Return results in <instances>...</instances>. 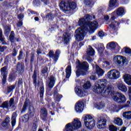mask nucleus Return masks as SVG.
<instances>
[{
  "instance_id": "nucleus-1",
  "label": "nucleus",
  "mask_w": 131,
  "mask_h": 131,
  "mask_svg": "<svg viewBox=\"0 0 131 131\" xmlns=\"http://www.w3.org/2000/svg\"><path fill=\"white\" fill-rule=\"evenodd\" d=\"M98 83L96 84L93 88V92L96 94H101L103 97H108V95H111L113 92V86L112 85H107L108 81L105 79H99L98 80Z\"/></svg>"
},
{
  "instance_id": "nucleus-2",
  "label": "nucleus",
  "mask_w": 131,
  "mask_h": 131,
  "mask_svg": "<svg viewBox=\"0 0 131 131\" xmlns=\"http://www.w3.org/2000/svg\"><path fill=\"white\" fill-rule=\"evenodd\" d=\"M78 25L81 27L75 31V37L76 40L80 41L84 38V34L89 32V28H88L86 20L84 18H81L79 20Z\"/></svg>"
},
{
  "instance_id": "nucleus-3",
  "label": "nucleus",
  "mask_w": 131,
  "mask_h": 131,
  "mask_svg": "<svg viewBox=\"0 0 131 131\" xmlns=\"http://www.w3.org/2000/svg\"><path fill=\"white\" fill-rule=\"evenodd\" d=\"M59 7L64 13L69 14L71 11L76 9L77 5L75 2H72L68 3L67 0H62L59 5Z\"/></svg>"
},
{
  "instance_id": "nucleus-4",
  "label": "nucleus",
  "mask_w": 131,
  "mask_h": 131,
  "mask_svg": "<svg viewBox=\"0 0 131 131\" xmlns=\"http://www.w3.org/2000/svg\"><path fill=\"white\" fill-rule=\"evenodd\" d=\"M88 67L89 63L88 62L85 61L79 62L77 66L78 69L76 73L77 77H79L80 75L84 76L86 74V71L88 70Z\"/></svg>"
},
{
  "instance_id": "nucleus-5",
  "label": "nucleus",
  "mask_w": 131,
  "mask_h": 131,
  "mask_svg": "<svg viewBox=\"0 0 131 131\" xmlns=\"http://www.w3.org/2000/svg\"><path fill=\"white\" fill-rule=\"evenodd\" d=\"M81 127V122L78 119H74L72 123L67 124L65 127L64 131H74Z\"/></svg>"
},
{
  "instance_id": "nucleus-6",
  "label": "nucleus",
  "mask_w": 131,
  "mask_h": 131,
  "mask_svg": "<svg viewBox=\"0 0 131 131\" xmlns=\"http://www.w3.org/2000/svg\"><path fill=\"white\" fill-rule=\"evenodd\" d=\"M84 122L88 128H93L96 125L95 120L90 115H87L84 117Z\"/></svg>"
},
{
  "instance_id": "nucleus-7",
  "label": "nucleus",
  "mask_w": 131,
  "mask_h": 131,
  "mask_svg": "<svg viewBox=\"0 0 131 131\" xmlns=\"http://www.w3.org/2000/svg\"><path fill=\"white\" fill-rule=\"evenodd\" d=\"M112 98L117 103H124L126 101L125 96L120 93H117L114 94Z\"/></svg>"
},
{
  "instance_id": "nucleus-8",
  "label": "nucleus",
  "mask_w": 131,
  "mask_h": 131,
  "mask_svg": "<svg viewBox=\"0 0 131 131\" xmlns=\"http://www.w3.org/2000/svg\"><path fill=\"white\" fill-rule=\"evenodd\" d=\"M61 55V51L57 50L54 53L53 50H50L48 53V56L50 59H52L54 62H57L59 60V57Z\"/></svg>"
},
{
  "instance_id": "nucleus-9",
  "label": "nucleus",
  "mask_w": 131,
  "mask_h": 131,
  "mask_svg": "<svg viewBox=\"0 0 131 131\" xmlns=\"http://www.w3.org/2000/svg\"><path fill=\"white\" fill-rule=\"evenodd\" d=\"M98 26H99V24L96 21L89 23V25H87L89 32L90 33H93L95 30L98 28Z\"/></svg>"
},
{
  "instance_id": "nucleus-10",
  "label": "nucleus",
  "mask_w": 131,
  "mask_h": 131,
  "mask_svg": "<svg viewBox=\"0 0 131 131\" xmlns=\"http://www.w3.org/2000/svg\"><path fill=\"white\" fill-rule=\"evenodd\" d=\"M83 108H84L83 102L79 101L76 103L75 109L78 113H81L83 111Z\"/></svg>"
},
{
  "instance_id": "nucleus-11",
  "label": "nucleus",
  "mask_w": 131,
  "mask_h": 131,
  "mask_svg": "<svg viewBox=\"0 0 131 131\" xmlns=\"http://www.w3.org/2000/svg\"><path fill=\"white\" fill-rule=\"evenodd\" d=\"M124 14V9L123 8H120L117 10V12H114L113 13V16L111 17V19L113 20H115L116 16H122Z\"/></svg>"
},
{
  "instance_id": "nucleus-12",
  "label": "nucleus",
  "mask_w": 131,
  "mask_h": 131,
  "mask_svg": "<svg viewBox=\"0 0 131 131\" xmlns=\"http://www.w3.org/2000/svg\"><path fill=\"white\" fill-rule=\"evenodd\" d=\"M87 60L89 62H92L93 61V59H91V57H90V56H95V50L93 48H92V46H89V48L87 50Z\"/></svg>"
},
{
  "instance_id": "nucleus-13",
  "label": "nucleus",
  "mask_w": 131,
  "mask_h": 131,
  "mask_svg": "<svg viewBox=\"0 0 131 131\" xmlns=\"http://www.w3.org/2000/svg\"><path fill=\"white\" fill-rule=\"evenodd\" d=\"M54 93L53 95L54 99L56 102H60L61 100V99L63 98V96L61 94H59L58 93V89H57L56 88H54Z\"/></svg>"
},
{
  "instance_id": "nucleus-14",
  "label": "nucleus",
  "mask_w": 131,
  "mask_h": 131,
  "mask_svg": "<svg viewBox=\"0 0 131 131\" xmlns=\"http://www.w3.org/2000/svg\"><path fill=\"white\" fill-rule=\"evenodd\" d=\"M55 82L56 78L53 76H51L48 81V88L49 89H53V88H54V85H55Z\"/></svg>"
},
{
  "instance_id": "nucleus-15",
  "label": "nucleus",
  "mask_w": 131,
  "mask_h": 131,
  "mask_svg": "<svg viewBox=\"0 0 131 131\" xmlns=\"http://www.w3.org/2000/svg\"><path fill=\"white\" fill-rule=\"evenodd\" d=\"M55 82L56 78L53 76H51L48 81V88L49 89H53V88H54V85H55Z\"/></svg>"
},
{
  "instance_id": "nucleus-16",
  "label": "nucleus",
  "mask_w": 131,
  "mask_h": 131,
  "mask_svg": "<svg viewBox=\"0 0 131 131\" xmlns=\"http://www.w3.org/2000/svg\"><path fill=\"white\" fill-rule=\"evenodd\" d=\"M63 41L66 45H68L70 42V39H71V37L70 34L68 33H64L63 36L62 37Z\"/></svg>"
},
{
  "instance_id": "nucleus-17",
  "label": "nucleus",
  "mask_w": 131,
  "mask_h": 131,
  "mask_svg": "<svg viewBox=\"0 0 131 131\" xmlns=\"http://www.w3.org/2000/svg\"><path fill=\"white\" fill-rule=\"evenodd\" d=\"M123 78L126 82L128 84V85H131V75L128 74H125L124 76H123Z\"/></svg>"
},
{
  "instance_id": "nucleus-18",
  "label": "nucleus",
  "mask_w": 131,
  "mask_h": 131,
  "mask_svg": "<svg viewBox=\"0 0 131 131\" xmlns=\"http://www.w3.org/2000/svg\"><path fill=\"white\" fill-rule=\"evenodd\" d=\"M117 87L118 88V90L121 91L122 92H126L127 91V88L126 86L122 82L118 83Z\"/></svg>"
},
{
  "instance_id": "nucleus-19",
  "label": "nucleus",
  "mask_w": 131,
  "mask_h": 131,
  "mask_svg": "<svg viewBox=\"0 0 131 131\" xmlns=\"http://www.w3.org/2000/svg\"><path fill=\"white\" fill-rule=\"evenodd\" d=\"M16 70L18 73H22L24 72V64L18 63L16 66Z\"/></svg>"
},
{
  "instance_id": "nucleus-20",
  "label": "nucleus",
  "mask_w": 131,
  "mask_h": 131,
  "mask_svg": "<svg viewBox=\"0 0 131 131\" xmlns=\"http://www.w3.org/2000/svg\"><path fill=\"white\" fill-rule=\"evenodd\" d=\"M30 103H29V100H26L24 103V105L23 106L21 113H25L27 110V108L29 107Z\"/></svg>"
},
{
  "instance_id": "nucleus-21",
  "label": "nucleus",
  "mask_w": 131,
  "mask_h": 131,
  "mask_svg": "<svg viewBox=\"0 0 131 131\" xmlns=\"http://www.w3.org/2000/svg\"><path fill=\"white\" fill-rule=\"evenodd\" d=\"M107 109L112 112H117L118 111V106L114 104H110L107 105Z\"/></svg>"
},
{
  "instance_id": "nucleus-22",
  "label": "nucleus",
  "mask_w": 131,
  "mask_h": 131,
  "mask_svg": "<svg viewBox=\"0 0 131 131\" xmlns=\"http://www.w3.org/2000/svg\"><path fill=\"white\" fill-rule=\"evenodd\" d=\"M123 117L126 120H130L131 119V111L125 112L123 113Z\"/></svg>"
},
{
  "instance_id": "nucleus-23",
  "label": "nucleus",
  "mask_w": 131,
  "mask_h": 131,
  "mask_svg": "<svg viewBox=\"0 0 131 131\" xmlns=\"http://www.w3.org/2000/svg\"><path fill=\"white\" fill-rule=\"evenodd\" d=\"M114 123L116 124V125H119L120 126L122 125L123 122H122V119H120V118H115L114 120Z\"/></svg>"
},
{
  "instance_id": "nucleus-24",
  "label": "nucleus",
  "mask_w": 131,
  "mask_h": 131,
  "mask_svg": "<svg viewBox=\"0 0 131 131\" xmlns=\"http://www.w3.org/2000/svg\"><path fill=\"white\" fill-rule=\"evenodd\" d=\"M120 77V73L116 70H113V80H116Z\"/></svg>"
},
{
  "instance_id": "nucleus-25",
  "label": "nucleus",
  "mask_w": 131,
  "mask_h": 131,
  "mask_svg": "<svg viewBox=\"0 0 131 131\" xmlns=\"http://www.w3.org/2000/svg\"><path fill=\"white\" fill-rule=\"evenodd\" d=\"M40 112H41V114H40L41 118H42V119H43V120L48 115V111H47V110L46 108H43L41 110Z\"/></svg>"
},
{
  "instance_id": "nucleus-26",
  "label": "nucleus",
  "mask_w": 131,
  "mask_h": 131,
  "mask_svg": "<svg viewBox=\"0 0 131 131\" xmlns=\"http://www.w3.org/2000/svg\"><path fill=\"white\" fill-rule=\"evenodd\" d=\"M96 72L98 76H102L104 74V71L98 66H96Z\"/></svg>"
},
{
  "instance_id": "nucleus-27",
  "label": "nucleus",
  "mask_w": 131,
  "mask_h": 131,
  "mask_svg": "<svg viewBox=\"0 0 131 131\" xmlns=\"http://www.w3.org/2000/svg\"><path fill=\"white\" fill-rule=\"evenodd\" d=\"M117 26H119V23L118 22H113L111 25H110V28H112L114 31L117 30Z\"/></svg>"
},
{
  "instance_id": "nucleus-28",
  "label": "nucleus",
  "mask_w": 131,
  "mask_h": 131,
  "mask_svg": "<svg viewBox=\"0 0 131 131\" xmlns=\"http://www.w3.org/2000/svg\"><path fill=\"white\" fill-rule=\"evenodd\" d=\"M107 47H109L111 49H114L116 48H118L119 50L120 49V47H118V44L117 43H115L114 42H111L107 45Z\"/></svg>"
},
{
  "instance_id": "nucleus-29",
  "label": "nucleus",
  "mask_w": 131,
  "mask_h": 131,
  "mask_svg": "<svg viewBox=\"0 0 131 131\" xmlns=\"http://www.w3.org/2000/svg\"><path fill=\"white\" fill-rule=\"evenodd\" d=\"M91 86L92 84H91V82L90 81H86L84 82L83 88L84 89V90H90Z\"/></svg>"
},
{
  "instance_id": "nucleus-30",
  "label": "nucleus",
  "mask_w": 131,
  "mask_h": 131,
  "mask_svg": "<svg viewBox=\"0 0 131 131\" xmlns=\"http://www.w3.org/2000/svg\"><path fill=\"white\" fill-rule=\"evenodd\" d=\"M10 125V118H6L5 120L2 123V126L3 127H7Z\"/></svg>"
},
{
  "instance_id": "nucleus-31",
  "label": "nucleus",
  "mask_w": 131,
  "mask_h": 131,
  "mask_svg": "<svg viewBox=\"0 0 131 131\" xmlns=\"http://www.w3.org/2000/svg\"><path fill=\"white\" fill-rule=\"evenodd\" d=\"M114 61L115 63H117L118 65L121 64V56H116L114 58Z\"/></svg>"
},
{
  "instance_id": "nucleus-32",
  "label": "nucleus",
  "mask_w": 131,
  "mask_h": 131,
  "mask_svg": "<svg viewBox=\"0 0 131 131\" xmlns=\"http://www.w3.org/2000/svg\"><path fill=\"white\" fill-rule=\"evenodd\" d=\"M66 78H69L70 77V75H71V67L70 66H68L66 69Z\"/></svg>"
},
{
  "instance_id": "nucleus-33",
  "label": "nucleus",
  "mask_w": 131,
  "mask_h": 131,
  "mask_svg": "<svg viewBox=\"0 0 131 131\" xmlns=\"http://www.w3.org/2000/svg\"><path fill=\"white\" fill-rule=\"evenodd\" d=\"M17 117V114L16 113H14L12 115L11 118V124L12 126H15V124H16V118Z\"/></svg>"
},
{
  "instance_id": "nucleus-34",
  "label": "nucleus",
  "mask_w": 131,
  "mask_h": 131,
  "mask_svg": "<svg viewBox=\"0 0 131 131\" xmlns=\"http://www.w3.org/2000/svg\"><path fill=\"white\" fill-rule=\"evenodd\" d=\"M34 108L33 106L30 107L29 109V116H30L31 118H32V117L34 116Z\"/></svg>"
},
{
  "instance_id": "nucleus-35",
  "label": "nucleus",
  "mask_w": 131,
  "mask_h": 131,
  "mask_svg": "<svg viewBox=\"0 0 131 131\" xmlns=\"http://www.w3.org/2000/svg\"><path fill=\"white\" fill-rule=\"evenodd\" d=\"M1 75L2 76H7L8 72H7V67H4L1 69Z\"/></svg>"
},
{
  "instance_id": "nucleus-36",
  "label": "nucleus",
  "mask_w": 131,
  "mask_h": 131,
  "mask_svg": "<svg viewBox=\"0 0 131 131\" xmlns=\"http://www.w3.org/2000/svg\"><path fill=\"white\" fill-rule=\"evenodd\" d=\"M116 4H117V0H110L108 6L110 8H114Z\"/></svg>"
},
{
  "instance_id": "nucleus-37",
  "label": "nucleus",
  "mask_w": 131,
  "mask_h": 131,
  "mask_svg": "<svg viewBox=\"0 0 131 131\" xmlns=\"http://www.w3.org/2000/svg\"><path fill=\"white\" fill-rule=\"evenodd\" d=\"M107 77L111 80H113V70H111L107 73Z\"/></svg>"
},
{
  "instance_id": "nucleus-38",
  "label": "nucleus",
  "mask_w": 131,
  "mask_h": 131,
  "mask_svg": "<svg viewBox=\"0 0 131 131\" xmlns=\"http://www.w3.org/2000/svg\"><path fill=\"white\" fill-rule=\"evenodd\" d=\"M8 105L9 109L10 108H14V107H15V101L14 100V98H12L10 99Z\"/></svg>"
},
{
  "instance_id": "nucleus-39",
  "label": "nucleus",
  "mask_w": 131,
  "mask_h": 131,
  "mask_svg": "<svg viewBox=\"0 0 131 131\" xmlns=\"http://www.w3.org/2000/svg\"><path fill=\"white\" fill-rule=\"evenodd\" d=\"M106 121H107V119H106V118H102L100 120H98L97 123L102 124L103 126H106Z\"/></svg>"
},
{
  "instance_id": "nucleus-40",
  "label": "nucleus",
  "mask_w": 131,
  "mask_h": 131,
  "mask_svg": "<svg viewBox=\"0 0 131 131\" xmlns=\"http://www.w3.org/2000/svg\"><path fill=\"white\" fill-rule=\"evenodd\" d=\"M94 106L97 109L100 110L102 109V108H104L105 107V104L102 103H100L99 104L95 103Z\"/></svg>"
},
{
  "instance_id": "nucleus-41",
  "label": "nucleus",
  "mask_w": 131,
  "mask_h": 131,
  "mask_svg": "<svg viewBox=\"0 0 131 131\" xmlns=\"http://www.w3.org/2000/svg\"><path fill=\"white\" fill-rule=\"evenodd\" d=\"M75 92L77 95L79 96H81V95H82V91H81V89H79V87L78 86L75 87Z\"/></svg>"
},
{
  "instance_id": "nucleus-42",
  "label": "nucleus",
  "mask_w": 131,
  "mask_h": 131,
  "mask_svg": "<svg viewBox=\"0 0 131 131\" xmlns=\"http://www.w3.org/2000/svg\"><path fill=\"white\" fill-rule=\"evenodd\" d=\"M31 119V118L28 114H26L23 116V120L24 122H27L28 120H30Z\"/></svg>"
},
{
  "instance_id": "nucleus-43",
  "label": "nucleus",
  "mask_w": 131,
  "mask_h": 131,
  "mask_svg": "<svg viewBox=\"0 0 131 131\" xmlns=\"http://www.w3.org/2000/svg\"><path fill=\"white\" fill-rule=\"evenodd\" d=\"M15 37V33L14 31H11L10 35L9 36V39L11 42H14V38Z\"/></svg>"
},
{
  "instance_id": "nucleus-44",
  "label": "nucleus",
  "mask_w": 131,
  "mask_h": 131,
  "mask_svg": "<svg viewBox=\"0 0 131 131\" xmlns=\"http://www.w3.org/2000/svg\"><path fill=\"white\" fill-rule=\"evenodd\" d=\"M85 5L89 6L90 7H93L94 5V2L93 0H85Z\"/></svg>"
},
{
  "instance_id": "nucleus-45",
  "label": "nucleus",
  "mask_w": 131,
  "mask_h": 131,
  "mask_svg": "<svg viewBox=\"0 0 131 131\" xmlns=\"http://www.w3.org/2000/svg\"><path fill=\"white\" fill-rule=\"evenodd\" d=\"M16 88V85H12L11 86H9L7 87V92L11 93L12 91H13Z\"/></svg>"
},
{
  "instance_id": "nucleus-46",
  "label": "nucleus",
  "mask_w": 131,
  "mask_h": 131,
  "mask_svg": "<svg viewBox=\"0 0 131 131\" xmlns=\"http://www.w3.org/2000/svg\"><path fill=\"white\" fill-rule=\"evenodd\" d=\"M0 40L2 42V45H6V41L4 38H3V31L2 30H0Z\"/></svg>"
},
{
  "instance_id": "nucleus-47",
  "label": "nucleus",
  "mask_w": 131,
  "mask_h": 131,
  "mask_svg": "<svg viewBox=\"0 0 131 131\" xmlns=\"http://www.w3.org/2000/svg\"><path fill=\"white\" fill-rule=\"evenodd\" d=\"M2 107L3 108H6V109H10V107L9 106V103L8 101L3 102L2 104Z\"/></svg>"
},
{
  "instance_id": "nucleus-48",
  "label": "nucleus",
  "mask_w": 131,
  "mask_h": 131,
  "mask_svg": "<svg viewBox=\"0 0 131 131\" xmlns=\"http://www.w3.org/2000/svg\"><path fill=\"white\" fill-rule=\"evenodd\" d=\"M45 93V88L43 86L40 87V98H43V93Z\"/></svg>"
},
{
  "instance_id": "nucleus-49",
  "label": "nucleus",
  "mask_w": 131,
  "mask_h": 131,
  "mask_svg": "<svg viewBox=\"0 0 131 131\" xmlns=\"http://www.w3.org/2000/svg\"><path fill=\"white\" fill-rule=\"evenodd\" d=\"M124 52L125 54H127V55H129V56L131 55V49L128 48H124Z\"/></svg>"
},
{
  "instance_id": "nucleus-50",
  "label": "nucleus",
  "mask_w": 131,
  "mask_h": 131,
  "mask_svg": "<svg viewBox=\"0 0 131 131\" xmlns=\"http://www.w3.org/2000/svg\"><path fill=\"white\" fill-rule=\"evenodd\" d=\"M37 128V121H35V123H33L31 131H36V129Z\"/></svg>"
},
{
  "instance_id": "nucleus-51",
  "label": "nucleus",
  "mask_w": 131,
  "mask_h": 131,
  "mask_svg": "<svg viewBox=\"0 0 131 131\" xmlns=\"http://www.w3.org/2000/svg\"><path fill=\"white\" fill-rule=\"evenodd\" d=\"M121 62H122L123 65L126 64L127 63V59L124 57L121 56Z\"/></svg>"
},
{
  "instance_id": "nucleus-52",
  "label": "nucleus",
  "mask_w": 131,
  "mask_h": 131,
  "mask_svg": "<svg viewBox=\"0 0 131 131\" xmlns=\"http://www.w3.org/2000/svg\"><path fill=\"white\" fill-rule=\"evenodd\" d=\"M109 129L110 131H117V128L113 125H111L109 126Z\"/></svg>"
},
{
  "instance_id": "nucleus-53",
  "label": "nucleus",
  "mask_w": 131,
  "mask_h": 131,
  "mask_svg": "<svg viewBox=\"0 0 131 131\" xmlns=\"http://www.w3.org/2000/svg\"><path fill=\"white\" fill-rule=\"evenodd\" d=\"M84 18H85V20L86 21H90V20H92V16L86 14L85 15Z\"/></svg>"
},
{
  "instance_id": "nucleus-54",
  "label": "nucleus",
  "mask_w": 131,
  "mask_h": 131,
  "mask_svg": "<svg viewBox=\"0 0 131 131\" xmlns=\"http://www.w3.org/2000/svg\"><path fill=\"white\" fill-rule=\"evenodd\" d=\"M6 82H7V76H3L2 84H6Z\"/></svg>"
},
{
  "instance_id": "nucleus-55",
  "label": "nucleus",
  "mask_w": 131,
  "mask_h": 131,
  "mask_svg": "<svg viewBox=\"0 0 131 131\" xmlns=\"http://www.w3.org/2000/svg\"><path fill=\"white\" fill-rule=\"evenodd\" d=\"M14 78H15V76L13 74H10L9 76V81H12V80H14Z\"/></svg>"
},
{
  "instance_id": "nucleus-56",
  "label": "nucleus",
  "mask_w": 131,
  "mask_h": 131,
  "mask_svg": "<svg viewBox=\"0 0 131 131\" xmlns=\"http://www.w3.org/2000/svg\"><path fill=\"white\" fill-rule=\"evenodd\" d=\"M5 32H6V33H9V32L11 31V29L10 28V27H9L8 26H6L5 27Z\"/></svg>"
},
{
  "instance_id": "nucleus-57",
  "label": "nucleus",
  "mask_w": 131,
  "mask_h": 131,
  "mask_svg": "<svg viewBox=\"0 0 131 131\" xmlns=\"http://www.w3.org/2000/svg\"><path fill=\"white\" fill-rule=\"evenodd\" d=\"M97 126L98 128H99V129L101 128L102 129H104V128H105V126H103L102 124H99L98 123H97Z\"/></svg>"
},
{
  "instance_id": "nucleus-58",
  "label": "nucleus",
  "mask_w": 131,
  "mask_h": 131,
  "mask_svg": "<svg viewBox=\"0 0 131 131\" xmlns=\"http://www.w3.org/2000/svg\"><path fill=\"white\" fill-rule=\"evenodd\" d=\"M32 77L34 83H35V84H36V74H35V73H34Z\"/></svg>"
},
{
  "instance_id": "nucleus-59",
  "label": "nucleus",
  "mask_w": 131,
  "mask_h": 131,
  "mask_svg": "<svg viewBox=\"0 0 131 131\" xmlns=\"http://www.w3.org/2000/svg\"><path fill=\"white\" fill-rule=\"evenodd\" d=\"M46 18H47V19H50V20H52V19L53 18V14H52V13H49V14L46 16Z\"/></svg>"
},
{
  "instance_id": "nucleus-60",
  "label": "nucleus",
  "mask_w": 131,
  "mask_h": 131,
  "mask_svg": "<svg viewBox=\"0 0 131 131\" xmlns=\"http://www.w3.org/2000/svg\"><path fill=\"white\" fill-rule=\"evenodd\" d=\"M48 72V68L47 67H44L41 71V73L42 74H45V73H47Z\"/></svg>"
},
{
  "instance_id": "nucleus-61",
  "label": "nucleus",
  "mask_w": 131,
  "mask_h": 131,
  "mask_svg": "<svg viewBox=\"0 0 131 131\" xmlns=\"http://www.w3.org/2000/svg\"><path fill=\"white\" fill-rule=\"evenodd\" d=\"M17 84L18 86H21V85L23 84V80H22V78L19 79Z\"/></svg>"
},
{
  "instance_id": "nucleus-62",
  "label": "nucleus",
  "mask_w": 131,
  "mask_h": 131,
  "mask_svg": "<svg viewBox=\"0 0 131 131\" xmlns=\"http://www.w3.org/2000/svg\"><path fill=\"white\" fill-rule=\"evenodd\" d=\"M34 61V52H32L31 54V60L30 61L31 62H33Z\"/></svg>"
},
{
  "instance_id": "nucleus-63",
  "label": "nucleus",
  "mask_w": 131,
  "mask_h": 131,
  "mask_svg": "<svg viewBox=\"0 0 131 131\" xmlns=\"http://www.w3.org/2000/svg\"><path fill=\"white\" fill-rule=\"evenodd\" d=\"M17 51L16 50V49L14 48L13 51H12V56L13 57H16L17 56Z\"/></svg>"
},
{
  "instance_id": "nucleus-64",
  "label": "nucleus",
  "mask_w": 131,
  "mask_h": 131,
  "mask_svg": "<svg viewBox=\"0 0 131 131\" xmlns=\"http://www.w3.org/2000/svg\"><path fill=\"white\" fill-rule=\"evenodd\" d=\"M23 57V51H20L19 52V56H18V60H21V58Z\"/></svg>"
}]
</instances>
